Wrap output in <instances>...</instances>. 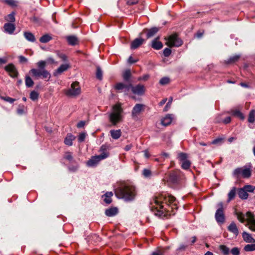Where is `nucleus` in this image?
<instances>
[{
	"instance_id": "obj_59",
	"label": "nucleus",
	"mask_w": 255,
	"mask_h": 255,
	"mask_svg": "<svg viewBox=\"0 0 255 255\" xmlns=\"http://www.w3.org/2000/svg\"><path fill=\"white\" fill-rule=\"evenodd\" d=\"M6 3L11 6H16V2L14 0H5Z\"/></svg>"
},
{
	"instance_id": "obj_28",
	"label": "nucleus",
	"mask_w": 255,
	"mask_h": 255,
	"mask_svg": "<svg viewBox=\"0 0 255 255\" xmlns=\"http://www.w3.org/2000/svg\"><path fill=\"white\" fill-rule=\"evenodd\" d=\"M113 195V193H112V192H107V193H106L103 196V197H104V202L108 204H110L112 202L111 197H112Z\"/></svg>"
},
{
	"instance_id": "obj_2",
	"label": "nucleus",
	"mask_w": 255,
	"mask_h": 255,
	"mask_svg": "<svg viewBox=\"0 0 255 255\" xmlns=\"http://www.w3.org/2000/svg\"><path fill=\"white\" fill-rule=\"evenodd\" d=\"M115 194L126 201L133 200L136 195L135 187L131 183H126L116 189Z\"/></svg>"
},
{
	"instance_id": "obj_63",
	"label": "nucleus",
	"mask_w": 255,
	"mask_h": 255,
	"mask_svg": "<svg viewBox=\"0 0 255 255\" xmlns=\"http://www.w3.org/2000/svg\"><path fill=\"white\" fill-rule=\"evenodd\" d=\"M221 141H222L221 138H216L212 141V142H211V144H216L219 143L220 142H221Z\"/></svg>"
},
{
	"instance_id": "obj_38",
	"label": "nucleus",
	"mask_w": 255,
	"mask_h": 255,
	"mask_svg": "<svg viewBox=\"0 0 255 255\" xmlns=\"http://www.w3.org/2000/svg\"><path fill=\"white\" fill-rule=\"evenodd\" d=\"M219 249L223 253L224 255H228L229 254V249L225 245H220Z\"/></svg>"
},
{
	"instance_id": "obj_4",
	"label": "nucleus",
	"mask_w": 255,
	"mask_h": 255,
	"mask_svg": "<svg viewBox=\"0 0 255 255\" xmlns=\"http://www.w3.org/2000/svg\"><path fill=\"white\" fill-rule=\"evenodd\" d=\"M123 112V110L120 104H117L113 106L112 111L109 115V121L113 125L115 126L122 121Z\"/></svg>"
},
{
	"instance_id": "obj_64",
	"label": "nucleus",
	"mask_w": 255,
	"mask_h": 255,
	"mask_svg": "<svg viewBox=\"0 0 255 255\" xmlns=\"http://www.w3.org/2000/svg\"><path fill=\"white\" fill-rule=\"evenodd\" d=\"M85 125V122L84 121H80L77 124V127L78 128H81Z\"/></svg>"
},
{
	"instance_id": "obj_6",
	"label": "nucleus",
	"mask_w": 255,
	"mask_h": 255,
	"mask_svg": "<svg viewBox=\"0 0 255 255\" xmlns=\"http://www.w3.org/2000/svg\"><path fill=\"white\" fill-rule=\"evenodd\" d=\"M81 93V88L78 82L71 84L70 87L65 91V94L68 97H75Z\"/></svg>"
},
{
	"instance_id": "obj_24",
	"label": "nucleus",
	"mask_w": 255,
	"mask_h": 255,
	"mask_svg": "<svg viewBox=\"0 0 255 255\" xmlns=\"http://www.w3.org/2000/svg\"><path fill=\"white\" fill-rule=\"evenodd\" d=\"M74 139L75 136L74 135L71 133H68L64 139V143L68 146H71L73 144V140Z\"/></svg>"
},
{
	"instance_id": "obj_19",
	"label": "nucleus",
	"mask_w": 255,
	"mask_h": 255,
	"mask_svg": "<svg viewBox=\"0 0 255 255\" xmlns=\"http://www.w3.org/2000/svg\"><path fill=\"white\" fill-rule=\"evenodd\" d=\"M68 43L72 46H74L78 43V38L75 35H70L66 37Z\"/></svg>"
},
{
	"instance_id": "obj_53",
	"label": "nucleus",
	"mask_w": 255,
	"mask_h": 255,
	"mask_svg": "<svg viewBox=\"0 0 255 255\" xmlns=\"http://www.w3.org/2000/svg\"><path fill=\"white\" fill-rule=\"evenodd\" d=\"M17 113L19 115H22L24 113V106L23 105H19L17 109Z\"/></svg>"
},
{
	"instance_id": "obj_54",
	"label": "nucleus",
	"mask_w": 255,
	"mask_h": 255,
	"mask_svg": "<svg viewBox=\"0 0 255 255\" xmlns=\"http://www.w3.org/2000/svg\"><path fill=\"white\" fill-rule=\"evenodd\" d=\"M171 53V50L169 48H166L163 50V55L165 57H168Z\"/></svg>"
},
{
	"instance_id": "obj_39",
	"label": "nucleus",
	"mask_w": 255,
	"mask_h": 255,
	"mask_svg": "<svg viewBox=\"0 0 255 255\" xmlns=\"http://www.w3.org/2000/svg\"><path fill=\"white\" fill-rule=\"evenodd\" d=\"M191 164V162L188 160H186L184 161H182L181 167L184 169L187 170L189 169Z\"/></svg>"
},
{
	"instance_id": "obj_26",
	"label": "nucleus",
	"mask_w": 255,
	"mask_h": 255,
	"mask_svg": "<svg viewBox=\"0 0 255 255\" xmlns=\"http://www.w3.org/2000/svg\"><path fill=\"white\" fill-rule=\"evenodd\" d=\"M110 133L113 139H118L121 137L122 132L120 129L111 130Z\"/></svg>"
},
{
	"instance_id": "obj_61",
	"label": "nucleus",
	"mask_w": 255,
	"mask_h": 255,
	"mask_svg": "<svg viewBox=\"0 0 255 255\" xmlns=\"http://www.w3.org/2000/svg\"><path fill=\"white\" fill-rule=\"evenodd\" d=\"M137 61V60H134L131 56H129L128 59V62L130 64H133Z\"/></svg>"
},
{
	"instance_id": "obj_52",
	"label": "nucleus",
	"mask_w": 255,
	"mask_h": 255,
	"mask_svg": "<svg viewBox=\"0 0 255 255\" xmlns=\"http://www.w3.org/2000/svg\"><path fill=\"white\" fill-rule=\"evenodd\" d=\"M0 98L2 100L6 102H9L11 104L13 103L16 100L15 99H13L9 97H1Z\"/></svg>"
},
{
	"instance_id": "obj_21",
	"label": "nucleus",
	"mask_w": 255,
	"mask_h": 255,
	"mask_svg": "<svg viewBox=\"0 0 255 255\" xmlns=\"http://www.w3.org/2000/svg\"><path fill=\"white\" fill-rule=\"evenodd\" d=\"M152 47L156 50H159L163 47V44L161 42L158 40V38H155L152 41Z\"/></svg>"
},
{
	"instance_id": "obj_42",
	"label": "nucleus",
	"mask_w": 255,
	"mask_h": 255,
	"mask_svg": "<svg viewBox=\"0 0 255 255\" xmlns=\"http://www.w3.org/2000/svg\"><path fill=\"white\" fill-rule=\"evenodd\" d=\"M96 77L100 80H101L103 78V72L99 66L97 67Z\"/></svg>"
},
{
	"instance_id": "obj_13",
	"label": "nucleus",
	"mask_w": 255,
	"mask_h": 255,
	"mask_svg": "<svg viewBox=\"0 0 255 255\" xmlns=\"http://www.w3.org/2000/svg\"><path fill=\"white\" fill-rule=\"evenodd\" d=\"M131 91L134 94L142 95L145 92V87L141 84H138L135 86L132 85Z\"/></svg>"
},
{
	"instance_id": "obj_22",
	"label": "nucleus",
	"mask_w": 255,
	"mask_h": 255,
	"mask_svg": "<svg viewBox=\"0 0 255 255\" xmlns=\"http://www.w3.org/2000/svg\"><path fill=\"white\" fill-rule=\"evenodd\" d=\"M228 230L235 235L237 236L239 234V230L237 226L234 222H232L228 226Z\"/></svg>"
},
{
	"instance_id": "obj_57",
	"label": "nucleus",
	"mask_w": 255,
	"mask_h": 255,
	"mask_svg": "<svg viewBox=\"0 0 255 255\" xmlns=\"http://www.w3.org/2000/svg\"><path fill=\"white\" fill-rule=\"evenodd\" d=\"M19 62L21 63H26L27 59L23 56L20 55L18 57Z\"/></svg>"
},
{
	"instance_id": "obj_50",
	"label": "nucleus",
	"mask_w": 255,
	"mask_h": 255,
	"mask_svg": "<svg viewBox=\"0 0 255 255\" xmlns=\"http://www.w3.org/2000/svg\"><path fill=\"white\" fill-rule=\"evenodd\" d=\"M132 85L129 83L128 84H126L125 88L122 92H124L126 94H128V92L130 90H131Z\"/></svg>"
},
{
	"instance_id": "obj_20",
	"label": "nucleus",
	"mask_w": 255,
	"mask_h": 255,
	"mask_svg": "<svg viewBox=\"0 0 255 255\" xmlns=\"http://www.w3.org/2000/svg\"><path fill=\"white\" fill-rule=\"evenodd\" d=\"M230 114H231L233 116L239 118L241 120H244L245 119V116L238 109L231 110Z\"/></svg>"
},
{
	"instance_id": "obj_55",
	"label": "nucleus",
	"mask_w": 255,
	"mask_h": 255,
	"mask_svg": "<svg viewBox=\"0 0 255 255\" xmlns=\"http://www.w3.org/2000/svg\"><path fill=\"white\" fill-rule=\"evenodd\" d=\"M231 253L233 255H240V250L238 248H233L231 251Z\"/></svg>"
},
{
	"instance_id": "obj_34",
	"label": "nucleus",
	"mask_w": 255,
	"mask_h": 255,
	"mask_svg": "<svg viewBox=\"0 0 255 255\" xmlns=\"http://www.w3.org/2000/svg\"><path fill=\"white\" fill-rule=\"evenodd\" d=\"M255 121V110H252L250 112L248 118V122L253 123Z\"/></svg>"
},
{
	"instance_id": "obj_62",
	"label": "nucleus",
	"mask_w": 255,
	"mask_h": 255,
	"mask_svg": "<svg viewBox=\"0 0 255 255\" xmlns=\"http://www.w3.org/2000/svg\"><path fill=\"white\" fill-rule=\"evenodd\" d=\"M231 117H227V118H226L223 121V122L224 123V124H229L231 122Z\"/></svg>"
},
{
	"instance_id": "obj_14",
	"label": "nucleus",
	"mask_w": 255,
	"mask_h": 255,
	"mask_svg": "<svg viewBox=\"0 0 255 255\" xmlns=\"http://www.w3.org/2000/svg\"><path fill=\"white\" fill-rule=\"evenodd\" d=\"M170 181L174 184H178L181 180V173L179 172H173L169 175Z\"/></svg>"
},
{
	"instance_id": "obj_23",
	"label": "nucleus",
	"mask_w": 255,
	"mask_h": 255,
	"mask_svg": "<svg viewBox=\"0 0 255 255\" xmlns=\"http://www.w3.org/2000/svg\"><path fill=\"white\" fill-rule=\"evenodd\" d=\"M118 212V210L116 207L111 208L105 211V214L108 217L115 216Z\"/></svg>"
},
{
	"instance_id": "obj_37",
	"label": "nucleus",
	"mask_w": 255,
	"mask_h": 255,
	"mask_svg": "<svg viewBox=\"0 0 255 255\" xmlns=\"http://www.w3.org/2000/svg\"><path fill=\"white\" fill-rule=\"evenodd\" d=\"M125 84L123 83H118L115 85V88L117 91L120 92H122L125 88Z\"/></svg>"
},
{
	"instance_id": "obj_12",
	"label": "nucleus",
	"mask_w": 255,
	"mask_h": 255,
	"mask_svg": "<svg viewBox=\"0 0 255 255\" xmlns=\"http://www.w3.org/2000/svg\"><path fill=\"white\" fill-rule=\"evenodd\" d=\"M144 105L140 104H136L132 110L131 115L132 117L135 119L137 116L140 114L142 111L143 110Z\"/></svg>"
},
{
	"instance_id": "obj_35",
	"label": "nucleus",
	"mask_w": 255,
	"mask_h": 255,
	"mask_svg": "<svg viewBox=\"0 0 255 255\" xmlns=\"http://www.w3.org/2000/svg\"><path fill=\"white\" fill-rule=\"evenodd\" d=\"M25 85L27 87H31L34 84L33 80L29 76H25Z\"/></svg>"
},
{
	"instance_id": "obj_10",
	"label": "nucleus",
	"mask_w": 255,
	"mask_h": 255,
	"mask_svg": "<svg viewBox=\"0 0 255 255\" xmlns=\"http://www.w3.org/2000/svg\"><path fill=\"white\" fill-rule=\"evenodd\" d=\"M240 175L245 178H249L251 175V171L250 168L244 166L243 168H237L233 172V175L238 177Z\"/></svg>"
},
{
	"instance_id": "obj_31",
	"label": "nucleus",
	"mask_w": 255,
	"mask_h": 255,
	"mask_svg": "<svg viewBox=\"0 0 255 255\" xmlns=\"http://www.w3.org/2000/svg\"><path fill=\"white\" fill-rule=\"evenodd\" d=\"M51 39V36L50 35L46 34L43 35L40 38L39 41L41 43H45L49 42Z\"/></svg>"
},
{
	"instance_id": "obj_1",
	"label": "nucleus",
	"mask_w": 255,
	"mask_h": 255,
	"mask_svg": "<svg viewBox=\"0 0 255 255\" xmlns=\"http://www.w3.org/2000/svg\"><path fill=\"white\" fill-rule=\"evenodd\" d=\"M153 202L156 205L160 208V210L157 211L156 215L159 216H165L164 212H172L174 214V210L178 208L177 201L174 197L166 194H161L156 196L153 199Z\"/></svg>"
},
{
	"instance_id": "obj_5",
	"label": "nucleus",
	"mask_w": 255,
	"mask_h": 255,
	"mask_svg": "<svg viewBox=\"0 0 255 255\" xmlns=\"http://www.w3.org/2000/svg\"><path fill=\"white\" fill-rule=\"evenodd\" d=\"M236 215L238 219L242 223H244L246 220L247 225H249V229L255 232V219L254 215L251 212H247L246 215H244L241 212H236Z\"/></svg>"
},
{
	"instance_id": "obj_11",
	"label": "nucleus",
	"mask_w": 255,
	"mask_h": 255,
	"mask_svg": "<svg viewBox=\"0 0 255 255\" xmlns=\"http://www.w3.org/2000/svg\"><path fill=\"white\" fill-rule=\"evenodd\" d=\"M4 69L8 73L9 76L12 78H16L18 75V72L17 69L12 63H9L4 67Z\"/></svg>"
},
{
	"instance_id": "obj_9",
	"label": "nucleus",
	"mask_w": 255,
	"mask_h": 255,
	"mask_svg": "<svg viewBox=\"0 0 255 255\" xmlns=\"http://www.w3.org/2000/svg\"><path fill=\"white\" fill-rule=\"evenodd\" d=\"M182 43V40L176 34H173L169 36L166 43L167 46L171 47L180 46Z\"/></svg>"
},
{
	"instance_id": "obj_44",
	"label": "nucleus",
	"mask_w": 255,
	"mask_h": 255,
	"mask_svg": "<svg viewBox=\"0 0 255 255\" xmlns=\"http://www.w3.org/2000/svg\"><path fill=\"white\" fill-rule=\"evenodd\" d=\"M38 93L35 91H32L30 93V98L32 101H35L38 99Z\"/></svg>"
},
{
	"instance_id": "obj_43",
	"label": "nucleus",
	"mask_w": 255,
	"mask_h": 255,
	"mask_svg": "<svg viewBox=\"0 0 255 255\" xmlns=\"http://www.w3.org/2000/svg\"><path fill=\"white\" fill-rule=\"evenodd\" d=\"M64 158L70 162L72 161L73 158L72 152L69 151L66 152L64 155Z\"/></svg>"
},
{
	"instance_id": "obj_46",
	"label": "nucleus",
	"mask_w": 255,
	"mask_h": 255,
	"mask_svg": "<svg viewBox=\"0 0 255 255\" xmlns=\"http://www.w3.org/2000/svg\"><path fill=\"white\" fill-rule=\"evenodd\" d=\"M243 188L247 193L248 192H253L255 189V187L254 186L250 185H245Z\"/></svg>"
},
{
	"instance_id": "obj_49",
	"label": "nucleus",
	"mask_w": 255,
	"mask_h": 255,
	"mask_svg": "<svg viewBox=\"0 0 255 255\" xmlns=\"http://www.w3.org/2000/svg\"><path fill=\"white\" fill-rule=\"evenodd\" d=\"M169 81V78L168 77H163L160 80L159 83L162 85H164L168 84Z\"/></svg>"
},
{
	"instance_id": "obj_29",
	"label": "nucleus",
	"mask_w": 255,
	"mask_h": 255,
	"mask_svg": "<svg viewBox=\"0 0 255 255\" xmlns=\"http://www.w3.org/2000/svg\"><path fill=\"white\" fill-rule=\"evenodd\" d=\"M243 238L247 243H252L255 241L251 235L246 232H244L242 235Z\"/></svg>"
},
{
	"instance_id": "obj_36",
	"label": "nucleus",
	"mask_w": 255,
	"mask_h": 255,
	"mask_svg": "<svg viewBox=\"0 0 255 255\" xmlns=\"http://www.w3.org/2000/svg\"><path fill=\"white\" fill-rule=\"evenodd\" d=\"M236 188L233 187L228 194V202L234 199L236 195Z\"/></svg>"
},
{
	"instance_id": "obj_58",
	"label": "nucleus",
	"mask_w": 255,
	"mask_h": 255,
	"mask_svg": "<svg viewBox=\"0 0 255 255\" xmlns=\"http://www.w3.org/2000/svg\"><path fill=\"white\" fill-rule=\"evenodd\" d=\"M172 98L171 97L169 99L168 102L167 103L166 106L165 107V108L164 109V111H167L168 110V108H170L171 103H172Z\"/></svg>"
},
{
	"instance_id": "obj_16",
	"label": "nucleus",
	"mask_w": 255,
	"mask_h": 255,
	"mask_svg": "<svg viewBox=\"0 0 255 255\" xmlns=\"http://www.w3.org/2000/svg\"><path fill=\"white\" fill-rule=\"evenodd\" d=\"M144 40L141 38H135L130 44V49H135L139 47L141 45L143 44Z\"/></svg>"
},
{
	"instance_id": "obj_48",
	"label": "nucleus",
	"mask_w": 255,
	"mask_h": 255,
	"mask_svg": "<svg viewBox=\"0 0 255 255\" xmlns=\"http://www.w3.org/2000/svg\"><path fill=\"white\" fill-rule=\"evenodd\" d=\"M142 174L145 177H150L151 176V171L148 169H144L142 171Z\"/></svg>"
},
{
	"instance_id": "obj_47",
	"label": "nucleus",
	"mask_w": 255,
	"mask_h": 255,
	"mask_svg": "<svg viewBox=\"0 0 255 255\" xmlns=\"http://www.w3.org/2000/svg\"><path fill=\"white\" fill-rule=\"evenodd\" d=\"M107 146L106 145H102L100 148V152H101V154H103L104 153H107L108 155V157L109 156V153L107 151Z\"/></svg>"
},
{
	"instance_id": "obj_45",
	"label": "nucleus",
	"mask_w": 255,
	"mask_h": 255,
	"mask_svg": "<svg viewBox=\"0 0 255 255\" xmlns=\"http://www.w3.org/2000/svg\"><path fill=\"white\" fill-rule=\"evenodd\" d=\"M178 158L181 161H184L187 160V154L185 153L181 152L178 154Z\"/></svg>"
},
{
	"instance_id": "obj_18",
	"label": "nucleus",
	"mask_w": 255,
	"mask_h": 255,
	"mask_svg": "<svg viewBox=\"0 0 255 255\" xmlns=\"http://www.w3.org/2000/svg\"><path fill=\"white\" fill-rule=\"evenodd\" d=\"M173 116L171 114L167 115L164 118L161 120V124L164 126L169 125L173 120Z\"/></svg>"
},
{
	"instance_id": "obj_25",
	"label": "nucleus",
	"mask_w": 255,
	"mask_h": 255,
	"mask_svg": "<svg viewBox=\"0 0 255 255\" xmlns=\"http://www.w3.org/2000/svg\"><path fill=\"white\" fill-rule=\"evenodd\" d=\"M147 31L146 37L149 38L153 36L159 30V28L156 27H152L149 29H146Z\"/></svg>"
},
{
	"instance_id": "obj_51",
	"label": "nucleus",
	"mask_w": 255,
	"mask_h": 255,
	"mask_svg": "<svg viewBox=\"0 0 255 255\" xmlns=\"http://www.w3.org/2000/svg\"><path fill=\"white\" fill-rule=\"evenodd\" d=\"M57 56L59 58L61 59L62 61L64 62H66L67 61V57L65 54L60 52H58Z\"/></svg>"
},
{
	"instance_id": "obj_7",
	"label": "nucleus",
	"mask_w": 255,
	"mask_h": 255,
	"mask_svg": "<svg viewBox=\"0 0 255 255\" xmlns=\"http://www.w3.org/2000/svg\"><path fill=\"white\" fill-rule=\"evenodd\" d=\"M218 208L217 210L215 217L217 223L223 224L225 221V216L224 212L223 203L220 202L218 204Z\"/></svg>"
},
{
	"instance_id": "obj_17",
	"label": "nucleus",
	"mask_w": 255,
	"mask_h": 255,
	"mask_svg": "<svg viewBox=\"0 0 255 255\" xmlns=\"http://www.w3.org/2000/svg\"><path fill=\"white\" fill-rule=\"evenodd\" d=\"M3 28L4 31L9 34L13 33L15 29V27L14 24L11 23H6L4 24Z\"/></svg>"
},
{
	"instance_id": "obj_3",
	"label": "nucleus",
	"mask_w": 255,
	"mask_h": 255,
	"mask_svg": "<svg viewBox=\"0 0 255 255\" xmlns=\"http://www.w3.org/2000/svg\"><path fill=\"white\" fill-rule=\"evenodd\" d=\"M46 64V63L45 61H38L36 63L38 69H31L29 71V74L35 79L41 78L47 79V81H48L51 78V74L45 69Z\"/></svg>"
},
{
	"instance_id": "obj_41",
	"label": "nucleus",
	"mask_w": 255,
	"mask_h": 255,
	"mask_svg": "<svg viewBox=\"0 0 255 255\" xmlns=\"http://www.w3.org/2000/svg\"><path fill=\"white\" fill-rule=\"evenodd\" d=\"M244 250L246 252L255 251V244H248L244 247Z\"/></svg>"
},
{
	"instance_id": "obj_33",
	"label": "nucleus",
	"mask_w": 255,
	"mask_h": 255,
	"mask_svg": "<svg viewBox=\"0 0 255 255\" xmlns=\"http://www.w3.org/2000/svg\"><path fill=\"white\" fill-rule=\"evenodd\" d=\"M240 58V55H236L231 56L228 59L226 63L228 64L234 63L238 61Z\"/></svg>"
},
{
	"instance_id": "obj_40",
	"label": "nucleus",
	"mask_w": 255,
	"mask_h": 255,
	"mask_svg": "<svg viewBox=\"0 0 255 255\" xmlns=\"http://www.w3.org/2000/svg\"><path fill=\"white\" fill-rule=\"evenodd\" d=\"M15 13L14 12H12L11 13L8 14L7 16L5 17V20L7 21L13 22L15 21Z\"/></svg>"
},
{
	"instance_id": "obj_56",
	"label": "nucleus",
	"mask_w": 255,
	"mask_h": 255,
	"mask_svg": "<svg viewBox=\"0 0 255 255\" xmlns=\"http://www.w3.org/2000/svg\"><path fill=\"white\" fill-rule=\"evenodd\" d=\"M86 134L85 133H81L78 136V141L80 142L83 141L85 140Z\"/></svg>"
},
{
	"instance_id": "obj_27",
	"label": "nucleus",
	"mask_w": 255,
	"mask_h": 255,
	"mask_svg": "<svg viewBox=\"0 0 255 255\" xmlns=\"http://www.w3.org/2000/svg\"><path fill=\"white\" fill-rule=\"evenodd\" d=\"M24 36L26 40L30 42H34L35 41L34 35L30 32H24Z\"/></svg>"
},
{
	"instance_id": "obj_60",
	"label": "nucleus",
	"mask_w": 255,
	"mask_h": 255,
	"mask_svg": "<svg viewBox=\"0 0 255 255\" xmlns=\"http://www.w3.org/2000/svg\"><path fill=\"white\" fill-rule=\"evenodd\" d=\"M138 2V0H128L127 2V4L131 5Z\"/></svg>"
},
{
	"instance_id": "obj_32",
	"label": "nucleus",
	"mask_w": 255,
	"mask_h": 255,
	"mask_svg": "<svg viewBox=\"0 0 255 255\" xmlns=\"http://www.w3.org/2000/svg\"><path fill=\"white\" fill-rule=\"evenodd\" d=\"M131 76V72L129 69L126 70L123 74V79L125 81L128 82Z\"/></svg>"
},
{
	"instance_id": "obj_30",
	"label": "nucleus",
	"mask_w": 255,
	"mask_h": 255,
	"mask_svg": "<svg viewBox=\"0 0 255 255\" xmlns=\"http://www.w3.org/2000/svg\"><path fill=\"white\" fill-rule=\"evenodd\" d=\"M238 195L240 198L246 199L248 197V194L244 188H240L238 191Z\"/></svg>"
},
{
	"instance_id": "obj_8",
	"label": "nucleus",
	"mask_w": 255,
	"mask_h": 255,
	"mask_svg": "<svg viewBox=\"0 0 255 255\" xmlns=\"http://www.w3.org/2000/svg\"><path fill=\"white\" fill-rule=\"evenodd\" d=\"M107 157L108 155L107 153L93 156L87 161L86 164L89 167H95L97 165L101 160L105 159Z\"/></svg>"
},
{
	"instance_id": "obj_15",
	"label": "nucleus",
	"mask_w": 255,
	"mask_h": 255,
	"mask_svg": "<svg viewBox=\"0 0 255 255\" xmlns=\"http://www.w3.org/2000/svg\"><path fill=\"white\" fill-rule=\"evenodd\" d=\"M70 66L69 64H62L58 67L56 70L54 71L53 72V75L54 76H57L60 75L63 72L66 71L69 68Z\"/></svg>"
}]
</instances>
